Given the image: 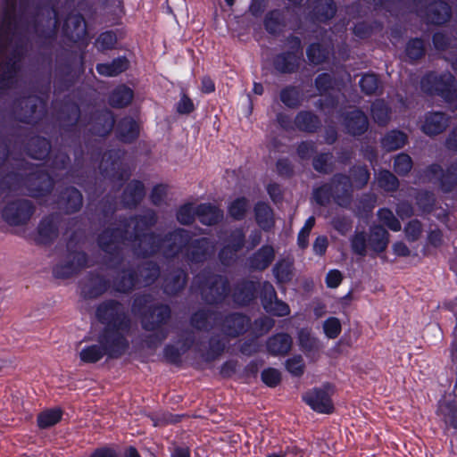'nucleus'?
Instances as JSON below:
<instances>
[{
    "mask_svg": "<svg viewBox=\"0 0 457 457\" xmlns=\"http://www.w3.org/2000/svg\"><path fill=\"white\" fill-rule=\"evenodd\" d=\"M407 143V134L399 129L387 131L380 140L381 147L386 152H393L401 149Z\"/></svg>",
    "mask_w": 457,
    "mask_h": 457,
    "instance_id": "obj_31",
    "label": "nucleus"
},
{
    "mask_svg": "<svg viewBox=\"0 0 457 457\" xmlns=\"http://www.w3.org/2000/svg\"><path fill=\"white\" fill-rule=\"evenodd\" d=\"M195 209L193 204H186L179 207L177 212V220L183 225L191 224L195 217Z\"/></svg>",
    "mask_w": 457,
    "mask_h": 457,
    "instance_id": "obj_60",
    "label": "nucleus"
},
{
    "mask_svg": "<svg viewBox=\"0 0 457 457\" xmlns=\"http://www.w3.org/2000/svg\"><path fill=\"white\" fill-rule=\"evenodd\" d=\"M62 416L61 409H50L42 411L37 416V425L40 428H47L57 424Z\"/></svg>",
    "mask_w": 457,
    "mask_h": 457,
    "instance_id": "obj_50",
    "label": "nucleus"
},
{
    "mask_svg": "<svg viewBox=\"0 0 457 457\" xmlns=\"http://www.w3.org/2000/svg\"><path fill=\"white\" fill-rule=\"evenodd\" d=\"M224 349L225 343L222 340L212 337L209 343V350L204 354V357L207 361H213L222 353Z\"/></svg>",
    "mask_w": 457,
    "mask_h": 457,
    "instance_id": "obj_63",
    "label": "nucleus"
},
{
    "mask_svg": "<svg viewBox=\"0 0 457 457\" xmlns=\"http://www.w3.org/2000/svg\"><path fill=\"white\" fill-rule=\"evenodd\" d=\"M116 43V34L112 31H106L99 35L96 42V46L99 51H105L112 49Z\"/></svg>",
    "mask_w": 457,
    "mask_h": 457,
    "instance_id": "obj_62",
    "label": "nucleus"
},
{
    "mask_svg": "<svg viewBox=\"0 0 457 457\" xmlns=\"http://www.w3.org/2000/svg\"><path fill=\"white\" fill-rule=\"evenodd\" d=\"M264 26L268 32L276 34L284 27V17L281 11L273 10L265 18Z\"/></svg>",
    "mask_w": 457,
    "mask_h": 457,
    "instance_id": "obj_53",
    "label": "nucleus"
},
{
    "mask_svg": "<svg viewBox=\"0 0 457 457\" xmlns=\"http://www.w3.org/2000/svg\"><path fill=\"white\" fill-rule=\"evenodd\" d=\"M33 212L34 207L29 200H17L4 207L3 218L10 225L17 226L26 223Z\"/></svg>",
    "mask_w": 457,
    "mask_h": 457,
    "instance_id": "obj_13",
    "label": "nucleus"
},
{
    "mask_svg": "<svg viewBox=\"0 0 457 457\" xmlns=\"http://www.w3.org/2000/svg\"><path fill=\"white\" fill-rule=\"evenodd\" d=\"M369 248L376 253H381L387 248L389 243V233L382 225H373L370 228L367 235Z\"/></svg>",
    "mask_w": 457,
    "mask_h": 457,
    "instance_id": "obj_23",
    "label": "nucleus"
},
{
    "mask_svg": "<svg viewBox=\"0 0 457 457\" xmlns=\"http://www.w3.org/2000/svg\"><path fill=\"white\" fill-rule=\"evenodd\" d=\"M370 178V172L366 164H355L352 166L348 173H345V209L348 208L351 202V193L346 187L351 190H359L366 187Z\"/></svg>",
    "mask_w": 457,
    "mask_h": 457,
    "instance_id": "obj_11",
    "label": "nucleus"
},
{
    "mask_svg": "<svg viewBox=\"0 0 457 457\" xmlns=\"http://www.w3.org/2000/svg\"><path fill=\"white\" fill-rule=\"evenodd\" d=\"M145 186L139 180H133L128 184L122 194V204L125 207H136L145 196Z\"/></svg>",
    "mask_w": 457,
    "mask_h": 457,
    "instance_id": "obj_30",
    "label": "nucleus"
},
{
    "mask_svg": "<svg viewBox=\"0 0 457 457\" xmlns=\"http://www.w3.org/2000/svg\"><path fill=\"white\" fill-rule=\"evenodd\" d=\"M295 124L302 131L314 132L320 126V120L310 112H300L295 119Z\"/></svg>",
    "mask_w": 457,
    "mask_h": 457,
    "instance_id": "obj_41",
    "label": "nucleus"
},
{
    "mask_svg": "<svg viewBox=\"0 0 457 457\" xmlns=\"http://www.w3.org/2000/svg\"><path fill=\"white\" fill-rule=\"evenodd\" d=\"M138 282V278L135 271H123L121 278L114 282V288L118 292L127 293L132 290Z\"/></svg>",
    "mask_w": 457,
    "mask_h": 457,
    "instance_id": "obj_48",
    "label": "nucleus"
},
{
    "mask_svg": "<svg viewBox=\"0 0 457 457\" xmlns=\"http://www.w3.org/2000/svg\"><path fill=\"white\" fill-rule=\"evenodd\" d=\"M291 51L278 54L273 62L275 69L281 73L296 71L303 58V48L298 37L292 36L287 39Z\"/></svg>",
    "mask_w": 457,
    "mask_h": 457,
    "instance_id": "obj_10",
    "label": "nucleus"
},
{
    "mask_svg": "<svg viewBox=\"0 0 457 457\" xmlns=\"http://www.w3.org/2000/svg\"><path fill=\"white\" fill-rule=\"evenodd\" d=\"M248 208V200L239 197L234 200L228 208V214L235 220L244 219Z\"/></svg>",
    "mask_w": 457,
    "mask_h": 457,
    "instance_id": "obj_57",
    "label": "nucleus"
},
{
    "mask_svg": "<svg viewBox=\"0 0 457 457\" xmlns=\"http://www.w3.org/2000/svg\"><path fill=\"white\" fill-rule=\"evenodd\" d=\"M428 24L441 26L450 21L452 8L445 0H432L420 9Z\"/></svg>",
    "mask_w": 457,
    "mask_h": 457,
    "instance_id": "obj_12",
    "label": "nucleus"
},
{
    "mask_svg": "<svg viewBox=\"0 0 457 457\" xmlns=\"http://www.w3.org/2000/svg\"><path fill=\"white\" fill-rule=\"evenodd\" d=\"M132 89L125 85L117 87L109 97V104L112 107L122 108L129 104L133 99Z\"/></svg>",
    "mask_w": 457,
    "mask_h": 457,
    "instance_id": "obj_38",
    "label": "nucleus"
},
{
    "mask_svg": "<svg viewBox=\"0 0 457 457\" xmlns=\"http://www.w3.org/2000/svg\"><path fill=\"white\" fill-rule=\"evenodd\" d=\"M245 237L242 228H237L230 233L228 244L219 253V259L222 264L229 265L235 260L237 253L244 246Z\"/></svg>",
    "mask_w": 457,
    "mask_h": 457,
    "instance_id": "obj_21",
    "label": "nucleus"
},
{
    "mask_svg": "<svg viewBox=\"0 0 457 457\" xmlns=\"http://www.w3.org/2000/svg\"><path fill=\"white\" fill-rule=\"evenodd\" d=\"M154 211L147 210L144 215L120 220L112 228L104 230L98 237L100 248L107 254V265L115 268L121 260V253L131 248L138 257H147L162 252L167 259L181 253L189 264L204 262L215 252V244L206 237L191 240L189 231L178 228L161 238L149 229L156 223Z\"/></svg>",
    "mask_w": 457,
    "mask_h": 457,
    "instance_id": "obj_1",
    "label": "nucleus"
},
{
    "mask_svg": "<svg viewBox=\"0 0 457 457\" xmlns=\"http://www.w3.org/2000/svg\"><path fill=\"white\" fill-rule=\"evenodd\" d=\"M58 215H50L44 218L37 228L36 241L38 244L46 245L51 243L58 235Z\"/></svg>",
    "mask_w": 457,
    "mask_h": 457,
    "instance_id": "obj_22",
    "label": "nucleus"
},
{
    "mask_svg": "<svg viewBox=\"0 0 457 457\" xmlns=\"http://www.w3.org/2000/svg\"><path fill=\"white\" fill-rule=\"evenodd\" d=\"M343 175L337 174L333 177L329 183H327L313 191V198L320 204L325 205L330 202L336 203L337 205H342V198L339 192L342 190L341 183Z\"/></svg>",
    "mask_w": 457,
    "mask_h": 457,
    "instance_id": "obj_15",
    "label": "nucleus"
},
{
    "mask_svg": "<svg viewBox=\"0 0 457 457\" xmlns=\"http://www.w3.org/2000/svg\"><path fill=\"white\" fill-rule=\"evenodd\" d=\"M303 399L315 411L331 413L334 410L328 389L314 388L307 392Z\"/></svg>",
    "mask_w": 457,
    "mask_h": 457,
    "instance_id": "obj_17",
    "label": "nucleus"
},
{
    "mask_svg": "<svg viewBox=\"0 0 457 457\" xmlns=\"http://www.w3.org/2000/svg\"><path fill=\"white\" fill-rule=\"evenodd\" d=\"M199 221L206 226H212L223 219V211L211 204H202L195 208Z\"/></svg>",
    "mask_w": 457,
    "mask_h": 457,
    "instance_id": "obj_27",
    "label": "nucleus"
},
{
    "mask_svg": "<svg viewBox=\"0 0 457 457\" xmlns=\"http://www.w3.org/2000/svg\"><path fill=\"white\" fill-rule=\"evenodd\" d=\"M450 117L440 111L428 112L425 114L422 132L429 137H435L443 133L449 126Z\"/></svg>",
    "mask_w": 457,
    "mask_h": 457,
    "instance_id": "obj_18",
    "label": "nucleus"
},
{
    "mask_svg": "<svg viewBox=\"0 0 457 457\" xmlns=\"http://www.w3.org/2000/svg\"><path fill=\"white\" fill-rule=\"evenodd\" d=\"M369 247L368 237L364 230L359 231L357 228L351 238V248L353 253L361 257L367 255V248Z\"/></svg>",
    "mask_w": 457,
    "mask_h": 457,
    "instance_id": "obj_49",
    "label": "nucleus"
},
{
    "mask_svg": "<svg viewBox=\"0 0 457 457\" xmlns=\"http://www.w3.org/2000/svg\"><path fill=\"white\" fill-rule=\"evenodd\" d=\"M332 160L333 155L331 154H320L313 159V168L320 173H331L333 171Z\"/></svg>",
    "mask_w": 457,
    "mask_h": 457,
    "instance_id": "obj_56",
    "label": "nucleus"
},
{
    "mask_svg": "<svg viewBox=\"0 0 457 457\" xmlns=\"http://www.w3.org/2000/svg\"><path fill=\"white\" fill-rule=\"evenodd\" d=\"M416 201L420 208L428 212L432 211L436 204L435 195L429 190L420 191L417 194Z\"/></svg>",
    "mask_w": 457,
    "mask_h": 457,
    "instance_id": "obj_61",
    "label": "nucleus"
},
{
    "mask_svg": "<svg viewBox=\"0 0 457 457\" xmlns=\"http://www.w3.org/2000/svg\"><path fill=\"white\" fill-rule=\"evenodd\" d=\"M359 86L365 96H375L381 86V81L376 73L367 72L361 77Z\"/></svg>",
    "mask_w": 457,
    "mask_h": 457,
    "instance_id": "obj_43",
    "label": "nucleus"
},
{
    "mask_svg": "<svg viewBox=\"0 0 457 457\" xmlns=\"http://www.w3.org/2000/svg\"><path fill=\"white\" fill-rule=\"evenodd\" d=\"M117 134L120 141L132 142L138 137L139 126L133 119L126 117L119 122Z\"/></svg>",
    "mask_w": 457,
    "mask_h": 457,
    "instance_id": "obj_33",
    "label": "nucleus"
},
{
    "mask_svg": "<svg viewBox=\"0 0 457 457\" xmlns=\"http://www.w3.org/2000/svg\"><path fill=\"white\" fill-rule=\"evenodd\" d=\"M254 212L256 222L262 229L269 230L273 227V211L269 204L262 202L257 203Z\"/></svg>",
    "mask_w": 457,
    "mask_h": 457,
    "instance_id": "obj_37",
    "label": "nucleus"
},
{
    "mask_svg": "<svg viewBox=\"0 0 457 457\" xmlns=\"http://www.w3.org/2000/svg\"><path fill=\"white\" fill-rule=\"evenodd\" d=\"M114 117L111 111H102L94 119L93 134L100 137L108 135L114 126Z\"/></svg>",
    "mask_w": 457,
    "mask_h": 457,
    "instance_id": "obj_32",
    "label": "nucleus"
},
{
    "mask_svg": "<svg viewBox=\"0 0 457 457\" xmlns=\"http://www.w3.org/2000/svg\"><path fill=\"white\" fill-rule=\"evenodd\" d=\"M299 345L307 357L313 356L319 351V342L312 337L306 329H301L298 333Z\"/></svg>",
    "mask_w": 457,
    "mask_h": 457,
    "instance_id": "obj_46",
    "label": "nucleus"
},
{
    "mask_svg": "<svg viewBox=\"0 0 457 457\" xmlns=\"http://www.w3.org/2000/svg\"><path fill=\"white\" fill-rule=\"evenodd\" d=\"M96 316L98 321L105 326L101 334H107L110 337H125V333L129 329L130 320L125 309L116 301L110 300L99 304Z\"/></svg>",
    "mask_w": 457,
    "mask_h": 457,
    "instance_id": "obj_5",
    "label": "nucleus"
},
{
    "mask_svg": "<svg viewBox=\"0 0 457 457\" xmlns=\"http://www.w3.org/2000/svg\"><path fill=\"white\" fill-rule=\"evenodd\" d=\"M192 290L200 291L206 303L217 304L228 296L229 286L226 278L204 270L194 278Z\"/></svg>",
    "mask_w": 457,
    "mask_h": 457,
    "instance_id": "obj_7",
    "label": "nucleus"
},
{
    "mask_svg": "<svg viewBox=\"0 0 457 457\" xmlns=\"http://www.w3.org/2000/svg\"><path fill=\"white\" fill-rule=\"evenodd\" d=\"M82 204V195L75 187L66 188L58 202L59 207L66 213H71L79 211L81 208Z\"/></svg>",
    "mask_w": 457,
    "mask_h": 457,
    "instance_id": "obj_26",
    "label": "nucleus"
},
{
    "mask_svg": "<svg viewBox=\"0 0 457 457\" xmlns=\"http://www.w3.org/2000/svg\"><path fill=\"white\" fill-rule=\"evenodd\" d=\"M294 262L290 258H284L277 262L273 267V274L278 283H287L293 277Z\"/></svg>",
    "mask_w": 457,
    "mask_h": 457,
    "instance_id": "obj_39",
    "label": "nucleus"
},
{
    "mask_svg": "<svg viewBox=\"0 0 457 457\" xmlns=\"http://www.w3.org/2000/svg\"><path fill=\"white\" fill-rule=\"evenodd\" d=\"M132 312L142 316V326L145 330L154 332L147 340L149 347H155L168 336V331L162 328L170 317V309L168 305L154 306L150 295L137 296L133 303Z\"/></svg>",
    "mask_w": 457,
    "mask_h": 457,
    "instance_id": "obj_2",
    "label": "nucleus"
},
{
    "mask_svg": "<svg viewBox=\"0 0 457 457\" xmlns=\"http://www.w3.org/2000/svg\"><path fill=\"white\" fill-rule=\"evenodd\" d=\"M369 129V119L363 111L355 109L345 112V132L358 137L363 135Z\"/></svg>",
    "mask_w": 457,
    "mask_h": 457,
    "instance_id": "obj_20",
    "label": "nucleus"
},
{
    "mask_svg": "<svg viewBox=\"0 0 457 457\" xmlns=\"http://www.w3.org/2000/svg\"><path fill=\"white\" fill-rule=\"evenodd\" d=\"M280 100L285 105L295 108L300 104V91L295 87H287L280 92Z\"/></svg>",
    "mask_w": 457,
    "mask_h": 457,
    "instance_id": "obj_55",
    "label": "nucleus"
},
{
    "mask_svg": "<svg viewBox=\"0 0 457 457\" xmlns=\"http://www.w3.org/2000/svg\"><path fill=\"white\" fill-rule=\"evenodd\" d=\"M99 344L86 345L79 352V359L83 363H96L104 355L117 359L129 348V341L125 337H110L107 334H100Z\"/></svg>",
    "mask_w": 457,
    "mask_h": 457,
    "instance_id": "obj_4",
    "label": "nucleus"
},
{
    "mask_svg": "<svg viewBox=\"0 0 457 457\" xmlns=\"http://www.w3.org/2000/svg\"><path fill=\"white\" fill-rule=\"evenodd\" d=\"M412 166V159L406 153H400L394 159V171L400 177L407 176L411 170Z\"/></svg>",
    "mask_w": 457,
    "mask_h": 457,
    "instance_id": "obj_51",
    "label": "nucleus"
},
{
    "mask_svg": "<svg viewBox=\"0 0 457 457\" xmlns=\"http://www.w3.org/2000/svg\"><path fill=\"white\" fill-rule=\"evenodd\" d=\"M257 283L252 280H244L237 284L233 292L232 297L237 305H246L255 297Z\"/></svg>",
    "mask_w": 457,
    "mask_h": 457,
    "instance_id": "obj_28",
    "label": "nucleus"
},
{
    "mask_svg": "<svg viewBox=\"0 0 457 457\" xmlns=\"http://www.w3.org/2000/svg\"><path fill=\"white\" fill-rule=\"evenodd\" d=\"M191 324L199 330H208L220 326L224 334L236 337L248 329L250 319L241 313H232L222 319L220 312L207 310L195 312L191 318Z\"/></svg>",
    "mask_w": 457,
    "mask_h": 457,
    "instance_id": "obj_3",
    "label": "nucleus"
},
{
    "mask_svg": "<svg viewBox=\"0 0 457 457\" xmlns=\"http://www.w3.org/2000/svg\"><path fill=\"white\" fill-rule=\"evenodd\" d=\"M186 283L187 273L184 270H177L165 278L163 291L167 295H175L184 288Z\"/></svg>",
    "mask_w": 457,
    "mask_h": 457,
    "instance_id": "obj_34",
    "label": "nucleus"
},
{
    "mask_svg": "<svg viewBox=\"0 0 457 457\" xmlns=\"http://www.w3.org/2000/svg\"><path fill=\"white\" fill-rule=\"evenodd\" d=\"M378 183L386 192H395L400 185L397 177L388 170H383L379 172Z\"/></svg>",
    "mask_w": 457,
    "mask_h": 457,
    "instance_id": "obj_52",
    "label": "nucleus"
},
{
    "mask_svg": "<svg viewBox=\"0 0 457 457\" xmlns=\"http://www.w3.org/2000/svg\"><path fill=\"white\" fill-rule=\"evenodd\" d=\"M377 198L371 193L363 194L355 202V213L360 218H368L375 208Z\"/></svg>",
    "mask_w": 457,
    "mask_h": 457,
    "instance_id": "obj_42",
    "label": "nucleus"
},
{
    "mask_svg": "<svg viewBox=\"0 0 457 457\" xmlns=\"http://www.w3.org/2000/svg\"><path fill=\"white\" fill-rule=\"evenodd\" d=\"M128 66V60L125 57H119L112 60L110 63H99L96 69L100 75L114 77L125 71Z\"/></svg>",
    "mask_w": 457,
    "mask_h": 457,
    "instance_id": "obj_36",
    "label": "nucleus"
},
{
    "mask_svg": "<svg viewBox=\"0 0 457 457\" xmlns=\"http://www.w3.org/2000/svg\"><path fill=\"white\" fill-rule=\"evenodd\" d=\"M378 26V23L376 21L372 22L360 21L354 25L353 33L361 39H367L372 36Z\"/></svg>",
    "mask_w": 457,
    "mask_h": 457,
    "instance_id": "obj_58",
    "label": "nucleus"
},
{
    "mask_svg": "<svg viewBox=\"0 0 457 457\" xmlns=\"http://www.w3.org/2000/svg\"><path fill=\"white\" fill-rule=\"evenodd\" d=\"M404 54L411 63H414L426 55L425 41L421 37H411L405 44Z\"/></svg>",
    "mask_w": 457,
    "mask_h": 457,
    "instance_id": "obj_35",
    "label": "nucleus"
},
{
    "mask_svg": "<svg viewBox=\"0 0 457 457\" xmlns=\"http://www.w3.org/2000/svg\"><path fill=\"white\" fill-rule=\"evenodd\" d=\"M120 150H112L104 154L100 164L103 174L110 176L112 179L119 181L125 180L129 177V172L125 169H120V158L123 155Z\"/></svg>",
    "mask_w": 457,
    "mask_h": 457,
    "instance_id": "obj_16",
    "label": "nucleus"
},
{
    "mask_svg": "<svg viewBox=\"0 0 457 457\" xmlns=\"http://www.w3.org/2000/svg\"><path fill=\"white\" fill-rule=\"evenodd\" d=\"M423 182L437 185L439 189L449 194L457 188V162H451L445 170L436 162L428 164L420 171Z\"/></svg>",
    "mask_w": 457,
    "mask_h": 457,
    "instance_id": "obj_8",
    "label": "nucleus"
},
{
    "mask_svg": "<svg viewBox=\"0 0 457 457\" xmlns=\"http://www.w3.org/2000/svg\"><path fill=\"white\" fill-rule=\"evenodd\" d=\"M261 300L264 310L274 316L283 317L290 313L288 304L278 299L274 287L270 282L263 283Z\"/></svg>",
    "mask_w": 457,
    "mask_h": 457,
    "instance_id": "obj_14",
    "label": "nucleus"
},
{
    "mask_svg": "<svg viewBox=\"0 0 457 457\" xmlns=\"http://www.w3.org/2000/svg\"><path fill=\"white\" fill-rule=\"evenodd\" d=\"M337 8L333 0H318L314 7V16L319 21H326L334 17Z\"/></svg>",
    "mask_w": 457,
    "mask_h": 457,
    "instance_id": "obj_47",
    "label": "nucleus"
},
{
    "mask_svg": "<svg viewBox=\"0 0 457 457\" xmlns=\"http://www.w3.org/2000/svg\"><path fill=\"white\" fill-rule=\"evenodd\" d=\"M331 54V48L320 44H312L306 51L310 63L318 65L324 62Z\"/></svg>",
    "mask_w": 457,
    "mask_h": 457,
    "instance_id": "obj_45",
    "label": "nucleus"
},
{
    "mask_svg": "<svg viewBox=\"0 0 457 457\" xmlns=\"http://www.w3.org/2000/svg\"><path fill=\"white\" fill-rule=\"evenodd\" d=\"M62 30L64 36L73 42L87 40V24L79 13L70 14L64 21Z\"/></svg>",
    "mask_w": 457,
    "mask_h": 457,
    "instance_id": "obj_19",
    "label": "nucleus"
},
{
    "mask_svg": "<svg viewBox=\"0 0 457 457\" xmlns=\"http://www.w3.org/2000/svg\"><path fill=\"white\" fill-rule=\"evenodd\" d=\"M274 259L275 250L273 246L265 245L249 257L248 265L253 270L262 271L266 270Z\"/></svg>",
    "mask_w": 457,
    "mask_h": 457,
    "instance_id": "obj_25",
    "label": "nucleus"
},
{
    "mask_svg": "<svg viewBox=\"0 0 457 457\" xmlns=\"http://www.w3.org/2000/svg\"><path fill=\"white\" fill-rule=\"evenodd\" d=\"M140 275L144 278V284L148 286L158 278L160 275V269L157 264L154 262H147L140 270Z\"/></svg>",
    "mask_w": 457,
    "mask_h": 457,
    "instance_id": "obj_64",
    "label": "nucleus"
},
{
    "mask_svg": "<svg viewBox=\"0 0 457 457\" xmlns=\"http://www.w3.org/2000/svg\"><path fill=\"white\" fill-rule=\"evenodd\" d=\"M287 370L295 377H301L305 369L303 359L301 355H295L286 361Z\"/></svg>",
    "mask_w": 457,
    "mask_h": 457,
    "instance_id": "obj_59",
    "label": "nucleus"
},
{
    "mask_svg": "<svg viewBox=\"0 0 457 457\" xmlns=\"http://www.w3.org/2000/svg\"><path fill=\"white\" fill-rule=\"evenodd\" d=\"M378 218L383 225L392 231L397 232L401 230V222L389 208H380L378 211Z\"/></svg>",
    "mask_w": 457,
    "mask_h": 457,
    "instance_id": "obj_54",
    "label": "nucleus"
},
{
    "mask_svg": "<svg viewBox=\"0 0 457 457\" xmlns=\"http://www.w3.org/2000/svg\"><path fill=\"white\" fill-rule=\"evenodd\" d=\"M420 88L426 95L439 96L446 104H455L457 108V81L452 73L428 71L420 79Z\"/></svg>",
    "mask_w": 457,
    "mask_h": 457,
    "instance_id": "obj_6",
    "label": "nucleus"
},
{
    "mask_svg": "<svg viewBox=\"0 0 457 457\" xmlns=\"http://www.w3.org/2000/svg\"><path fill=\"white\" fill-rule=\"evenodd\" d=\"M81 237L78 232H75L70 238L67 248H68V261L66 263L57 264L54 268V275L56 278H67L76 274L82 269L89 266L88 260L86 254L82 252H79L73 248L80 245Z\"/></svg>",
    "mask_w": 457,
    "mask_h": 457,
    "instance_id": "obj_9",
    "label": "nucleus"
},
{
    "mask_svg": "<svg viewBox=\"0 0 457 457\" xmlns=\"http://www.w3.org/2000/svg\"><path fill=\"white\" fill-rule=\"evenodd\" d=\"M54 170L50 172H44L37 170L29 176V180L33 181L34 184H38V187L29 189V195L32 197H40L49 193L54 185V178L53 176Z\"/></svg>",
    "mask_w": 457,
    "mask_h": 457,
    "instance_id": "obj_24",
    "label": "nucleus"
},
{
    "mask_svg": "<svg viewBox=\"0 0 457 457\" xmlns=\"http://www.w3.org/2000/svg\"><path fill=\"white\" fill-rule=\"evenodd\" d=\"M373 120L380 126H385L390 120V108L384 100H376L370 106Z\"/></svg>",
    "mask_w": 457,
    "mask_h": 457,
    "instance_id": "obj_44",
    "label": "nucleus"
},
{
    "mask_svg": "<svg viewBox=\"0 0 457 457\" xmlns=\"http://www.w3.org/2000/svg\"><path fill=\"white\" fill-rule=\"evenodd\" d=\"M29 154L37 160H43L50 154V142L44 137H35L29 141Z\"/></svg>",
    "mask_w": 457,
    "mask_h": 457,
    "instance_id": "obj_40",
    "label": "nucleus"
},
{
    "mask_svg": "<svg viewBox=\"0 0 457 457\" xmlns=\"http://www.w3.org/2000/svg\"><path fill=\"white\" fill-rule=\"evenodd\" d=\"M292 337L287 333H278L270 337L266 346L273 356L286 355L291 350Z\"/></svg>",
    "mask_w": 457,
    "mask_h": 457,
    "instance_id": "obj_29",
    "label": "nucleus"
}]
</instances>
